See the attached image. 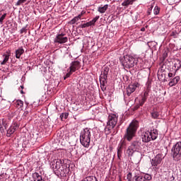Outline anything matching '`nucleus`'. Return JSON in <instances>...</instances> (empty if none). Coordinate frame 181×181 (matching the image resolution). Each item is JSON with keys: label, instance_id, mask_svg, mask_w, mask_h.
I'll return each instance as SVG.
<instances>
[{"label": "nucleus", "instance_id": "obj_39", "mask_svg": "<svg viewBox=\"0 0 181 181\" xmlns=\"http://www.w3.org/2000/svg\"><path fill=\"white\" fill-rule=\"evenodd\" d=\"M139 107H141V102H140V101H139V105H136L134 107V111H136V110H139Z\"/></svg>", "mask_w": 181, "mask_h": 181}, {"label": "nucleus", "instance_id": "obj_44", "mask_svg": "<svg viewBox=\"0 0 181 181\" xmlns=\"http://www.w3.org/2000/svg\"><path fill=\"white\" fill-rule=\"evenodd\" d=\"M114 121L116 122V124L118 122V115H117V114L114 115Z\"/></svg>", "mask_w": 181, "mask_h": 181}, {"label": "nucleus", "instance_id": "obj_12", "mask_svg": "<svg viewBox=\"0 0 181 181\" xmlns=\"http://www.w3.org/2000/svg\"><path fill=\"white\" fill-rule=\"evenodd\" d=\"M138 87H139V83H138L129 85L126 89L127 95L129 97V95H131V94H132Z\"/></svg>", "mask_w": 181, "mask_h": 181}, {"label": "nucleus", "instance_id": "obj_4", "mask_svg": "<svg viewBox=\"0 0 181 181\" xmlns=\"http://www.w3.org/2000/svg\"><path fill=\"white\" fill-rule=\"evenodd\" d=\"M142 148V141L141 139L134 141L130 146L127 150V153L129 156H132L134 152H139Z\"/></svg>", "mask_w": 181, "mask_h": 181}, {"label": "nucleus", "instance_id": "obj_7", "mask_svg": "<svg viewBox=\"0 0 181 181\" xmlns=\"http://www.w3.org/2000/svg\"><path fill=\"white\" fill-rule=\"evenodd\" d=\"M171 153L173 159L175 160L181 156V141L177 142L171 149Z\"/></svg>", "mask_w": 181, "mask_h": 181}, {"label": "nucleus", "instance_id": "obj_9", "mask_svg": "<svg viewBox=\"0 0 181 181\" xmlns=\"http://www.w3.org/2000/svg\"><path fill=\"white\" fill-rule=\"evenodd\" d=\"M147 88L146 90H144V95H141V99L140 100V105L142 107L145 103H146V100H148V97L149 95V90H151V85L149 83H147L146 84Z\"/></svg>", "mask_w": 181, "mask_h": 181}, {"label": "nucleus", "instance_id": "obj_3", "mask_svg": "<svg viewBox=\"0 0 181 181\" xmlns=\"http://www.w3.org/2000/svg\"><path fill=\"white\" fill-rule=\"evenodd\" d=\"M156 138H158V130L156 129L146 131V132H143L141 135L142 141L146 144H148V142H151V141H155Z\"/></svg>", "mask_w": 181, "mask_h": 181}, {"label": "nucleus", "instance_id": "obj_22", "mask_svg": "<svg viewBox=\"0 0 181 181\" xmlns=\"http://www.w3.org/2000/svg\"><path fill=\"white\" fill-rule=\"evenodd\" d=\"M33 177L34 179V181H45V180L42 178V175H39L38 173H34L33 174Z\"/></svg>", "mask_w": 181, "mask_h": 181}, {"label": "nucleus", "instance_id": "obj_25", "mask_svg": "<svg viewBox=\"0 0 181 181\" xmlns=\"http://www.w3.org/2000/svg\"><path fill=\"white\" fill-rule=\"evenodd\" d=\"M16 107L18 108V110L23 107V101L21 100H18L16 102Z\"/></svg>", "mask_w": 181, "mask_h": 181}, {"label": "nucleus", "instance_id": "obj_16", "mask_svg": "<svg viewBox=\"0 0 181 181\" xmlns=\"http://www.w3.org/2000/svg\"><path fill=\"white\" fill-rule=\"evenodd\" d=\"M8 122L5 121V119H0V132L3 134V132L5 131V129H8Z\"/></svg>", "mask_w": 181, "mask_h": 181}, {"label": "nucleus", "instance_id": "obj_19", "mask_svg": "<svg viewBox=\"0 0 181 181\" xmlns=\"http://www.w3.org/2000/svg\"><path fill=\"white\" fill-rule=\"evenodd\" d=\"M25 53V49L23 47H20L16 51V59H21V56H22Z\"/></svg>", "mask_w": 181, "mask_h": 181}, {"label": "nucleus", "instance_id": "obj_17", "mask_svg": "<svg viewBox=\"0 0 181 181\" xmlns=\"http://www.w3.org/2000/svg\"><path fill=\"white\" fill-rule=\"evenodd\" d=\"M179 81H180V76H177L174 78L171 79L168 85L170 86V87H173V86H176V84H177Z\"/></svg>", "mask_w": 181, "mask_h": 181}, {"label": "nucleus", "instance_id": "obj_46", "mask_svg": "<svg viewBox=\"0 0 181 181\" xmlns=\"http://www.w3.org/2000/svg\"><path fill=\"white\" fill-rule=\"evenodd\" d=\"M4 180V177L2 175H0V181H3Z\"/></svg>", "mask_w": 181, "mask_h": 181}, {"label": "nucleus", "instance_id": "obj_28", "mask_svg": "<svg viewBox=\"0 0 181 181\" xmlns=\"http://www.w3.org/2000/svg\"><path fill=\"white\" fill-rule=\"evenodd\" d=\"M69 117V112H65V113H62L61 115H60V118L61 119H67V118Z\"/></svg>", "mask_w": 181, "mask_h": 181}, {"label": "nucleus", "instance_id": "obj_43", "mask_svg": "<svg viewBox=\"0 0 181 181\" xmlns=\"http://www.w3.org/2000/svg\"><path fill=\"white\" fill-rule=\"evenodd\" d=\"M121 147L119 148H118L117 150V156H118V158L119 159L120 156H121Z\"/></svg>", "mask_w": 181, "mask_h": 181}, {"label": "nucleus", "instance_id": "obj_8", "mask_svg": "<svg viewBox=\"0 0 181 181\" xmlns=\"http://www.w3.org/2000/svg\"><path fill=\"white\" fill-rule=\"evenodd\" d=\"M109 69L105 67L104 71H102L100 76V83L101 88H104L105 87V83H107V78L108 76Z\"/></svg>", "mask_w": 181, "mask_h": 181}, {"label": "nucleus", "instance_id": "obj_20", "mask_svg": "<svg viewBox=\"0 0 181 181\" xmlns=\"http://www.w3.org/2000/svg\"><path fill=\"white\" fill-rule=\"evenodd\" d=\"M1 59H3V60L0 61L1 65L4 66V64H6V63H8V62H9V55L3 54L1 57Z\"/></svg>", "mask_w": 181, "mask_h": 181}, {"label": "nucleus", "instance_id": "obj_50", "mask_svg": "<svg viewBox=\"0 0 181 181\" xmlns=\"http://www.w3.org/2000/svg\"><path fill=\"white\" fill-rule=\"evenodd\" d=\"M21 88H23V86H21Z\"/></svg>", "mask_w": 181, "mask_h": 181}, {"label": "nucleus", "instance_id": "obj_41", "mask_svg": "<svg viewBox=\"0 0 181 181\" xmlns=\"http://www.w3.org/2000/svg\"><path fill=\"white\" fill-rule=\"evenodd\" d=\"M84 14H86V11H82L81 12V13L78 16V18L79 19H81V16H83V15H84Z\"/></svg>", "mask_w": 181, "mask_h": 181}, {"label": "nucleus", "instance_id": "obj_38", "mask_svg": "<svg viewBox=\"0 0 181 181\" xmlns=\"http://www.w3.org/2000/svg\"><path fill=\"white\" fill-rule=\"evenodd\" d=\"M6 18V13H4L1 18H0V23L2 25L4 23V19Z\"/></svg>", "mask_w": 181, "mask_h": 181}, {"label": "nucleus", "instance_id": "obj_18", "mask_svg": "<svg viewBox=\"0 0 181 181\" xmlns=\"http://www.w3.org/2000/svg\"><path fill=\"white\" fill-rule=\"evenodd\" d=\"M54 162H55V169L56 170H59V169H62V166H63L64 160H54Z\"/></svg>", "mask_w": 181, "mask_h": 181}, {"label": "nucleus", "instance_id": "obj_11", "mask_svg": "<svg viewBox=\"0 0 181 181\" xmlns=\"http://www.w3.org/2000/svg\"><path fill=\"white\" fill-rule=\"evenodd\" d=\"M81 68V65L80 62L74 61L70 64V66L68 69V71L69 70H70L71 72L76 73V71H77V70H79V69Z\"/></svg>", "mask_w": 181, "mask_h": 181}, {"label": "nucleus", "instance_id": "obj_14", "mask_svg": "<svg viewBox=\"0 0 181 181\" xmlns=\"http://www.w3.org/2000/svg\"><path fill=\"white\" fill-rule=\"evenodd\" d=\"M18 128L19 124L18 123H13L7 130V136H11V135L15 133V131L18 129Z\"/></svg>", "mask_w": 181, "mask_h": 181}, {"label": "nucleus", "instance_id": "obj_21", "mask_svg": "<svg viewBox=\"0 0 181 181\" xmlns=\"http://www.w3.org/2000/svg\"><path fill=\"white\" fill-rule=\"evenodd\" d=\"M135 1L136 0H124L122 6H124V9H127V8L129 6V5H132Z\"/></svg>", "mask_w": 181, "mask_h": 181}, {"label": "nucleus", "instance_id": "obj_51", "mask_svg": "<svg viewBox=\"0 0 181 181\" xmlns=\"http://www.w3.org/2000/svg\"><path fill=\"white\" fill-rule=\"evenodd\" d=\"M175 67H176V64H175Z\"/></svg>", "mask_w": 181, "mask_h": 181}, {"label": "nucleus", "instance_id": "obj_40", "mask_svg": "<svg viewBox=\"0 0 181 181\" xmlns=\"http://www.w3.org/2000/svg\"><path fill=\"white\" fill-rule=\"evenodd\" d=\"M153 8V6L151 5L147 11V15H151V11H152Z\"/></svg>", "mask_w": 181, "mask_h": 181}, {"label": "nucleus", "instance_id": "obj_5", "mask_svg": "<svg viewBox=\"0 0 181 181\" xmlns=\"http://www.w3.org/2000/svg\"><path fill=\"white\" fill-rule=\"evenodd\" d=\"M120 62H122V66L126 69H131L135 65V58L129 55L124 56L123 58L120 59Z\"/></svg>", "mask_w": 181, "mask_h": 181}, {"label": "nucleus", "instance_id": "obj_15", "mask_svg": "<svg viewBox=\"0 0 181 181\" xmlns=\"http://www.w3.org/2000/svg\"><path fill=\"white\" fill-rule=\"evenodd\" d=\"M98 19H100V16H97L92 21H90L86 23L82 24L81 28H88L89 26H94V25H95V22H97L98 21Z\"/></svg>", "mask_w": 181, "mask_h": 181}, {"label": "nucleus", "instance_id": "obj_6", "mask_svg": "<svg viewBox=\"0 0 181 181\" xmlns=\"http://www.w3.org/2000/svg\"><path fill=\"white\" fill-rule=\"evenodd\" d=\"M163 159H165V156H163V153H158L153 158L151 162L153 169H159L160 165H162V160H163Z\"/></svg>", "mask_w": 181, "mask_h": 181}, {"label": "nucleus", "instance_id": "obj_30", "mask_svg": "<svg viewBox=\"0 0 181 181\" xmlns=\"http://www.w3.org/2000/svg\"><path fill=\"white\" fill-rule=\"evenodd\" d=\"M151 116H152L153 118L156 119V118H159V112H153L151 113Z\"/></svg>", "mask_w": 181, "mask_h": 181}, {"label": "nucleus", "instance_id": "obj_26", "mask_svg": "<svg viewBox=\"0 0 181 181\" xmlns=\"http://www.w3.org/2000/svg\"><path fill=\"white\" fill-rule=\"evenodd\" d=\"M133 181H145L144 177L139 175H135L133 178Z\"/></svg>", "mask_w": 181, "mask_h": 181}, {"label": "nucleus", "instance_id": "obj_13", "mask_svg": "<svg viewBox=\"0 0 181 181\" xmlns=\"http://www.w3.org/2000/svg\"><path fill=\"white\" fill-rule=\"evenodd\" d=\"M107 126L106 129H108L111 132L114 129V115H110L108 117Z\"/></svg>", "mask_w": 181, "mask_h": 181}, {"label": "nucleus", "instance_id": "obj_2", "mask_svg": "<svg viewBox=\"0 0 181 181\" xmlns=\"http://www.w3.org/2000/svg\"><path fill=\"white\" fill-rule=\"evenodd\" d=\"M80 142L84 148H88L90 146V142H91V129L86 128L81 132Z\"/></svg>", "mask_w": 181, "mask_h": 181}, {"label": "nucleus", "instance_id": "obj_45", "mask_svg": "<svg viewBox=\"0 0 181 181\" xmlns=\"http://www.w3.org/2000/svg\"><path fill=\"white\" fill-rule=\"evenodd\" d=\"M163 57L164 58L168 57V53L165 52L164 54H163Z\"/></svg>", "mask_w": 181, "mask_h": 181}, {"label": "nucleus", "instance_id": "obj_31", "mask_svg": "<svg viewBox=\"0 0 181 181\" xmlns=\"http://www.w3.org/2000/svg\"><path fill=\"white\" fill-rule=\"evenodd\" d=\"M28 27L25 26L24 28H23L21 30H20V33L21 35H23V33H28Z\"/></svg>", "mask_w": 181, "mask_h": 181}, {"label": "nucleus", "instance_id": "obj_49", "mask_svg": "<svg viewBox=\"0 0 181 181\" xmlns=\"http://www.w3.org/2000/svg\"><path fill=\"white\" fill-rule=\"evenodd\" d=\"M21 94H23V90H21Z\"/></svg>", "mask_w": 181, "mask_h": 181}, {"label": "nucleus", "instance_id": "obj_1", "mask_svg": "<svg viewBox=\"0 0 181 181\" xmlns=\"http://www.w3.org/2000/svg\"><path fill=\"white\" fill-rule=\"evenodd\" d=\"M139 127V122L136 120H133L126 130V133L124 134L125 139L129 141H132V139L135 136Z\"/></svg>", "mask_w": 181, "mask_h": 181}, {"label": "nucleus", "instance_id": "obj_36", "mask_svg": "<svg viewBox=\"0 0 181 181\" xmlns=\"http://www.w3.org/2000/svg\"><path fill=\"white\" fill-rule=\"evenodd\" d=\"M26 1L27 0H18V1H17V3H16V6H20V5L21 4H25V2H26Z\"/></svg>", "mask_w": 181, "mask_h": 181}, {"label": "nucleus", "instance_id": "obj_24", "mask_svg": "<svg viewBox=\"0 0 181 181\" xmlns=\"http://www.w3.org/2000/svg\"><path fill=\"white\" fill-rule=\"evenodd\" d=\"M81 181H98L95 176H88L82 180Z\"/></svg>", "mask_w": 181, "mask_h": 181}, {"label": "nucleus", "instance_id": "obj_10", "mask_svg": "<svg viewBox=\"0 0 181 181\" xmlns=\"http://www.w3.org/2000/svg\"><path fill=\"white\" fill-rule=\"evenodd\" d=\"M65 34H58L54 40V43H59L60 45H63V43H67L69 42V38L67 37H64Z\"/></svg>", "mask_w": 181, "mask_h": 181}, {"label": "nucleus", "instance_id": "obj_37", "mask_svg": "<svg viewBox=\"0 0 181 181\" xmlns=\"http://www.w3.org/2000/svg\"><path fill=\"white\" fill-rule=\"evenodd\" d=\"M73 73L74 72H71V71L69 70V71L65 75L64 80H66V78H69V77H70V76H71Z\"/></svg>", "mask_w": 181, "mask_h": 181}, {"label": "nucleus", "instance_id": "obj_33", "mask_svg": "<svg viewBox=\"0 0 181 181\" xmlns=\"http://www.w3.org/2000/svg\"><path fill=\"white\" fill-rule=\"evenodd\" d=\"M50 167L53 170H56V162H54V160L50 163Z\"/></svg>", "mask_w": 181, "mask_h": 181}, {"label": "nucleus", "instance_id": "obj_32", "mask_svg": "<svg viewBox=\"0 0 181 181\" xmlns=\"http://www.w3.org/2000/svg\"><path fill=\"white\" fill-rule=\"evenodd\" d=\"M78 19H80L79 17H78V16L74 17V18L71 21V23L72 25H74V23H76V22H78Z\"/></svg>", "mask_w": 181, "mask_h": 181}, {"label": "nucleus", "instance_id": "obj_29", "mask_svg": "<svg viewBox=\"0 0 181 181\" xmlns=\"http://www.w3.org/2000/svg\"><path fill=\"white\" fill-rule=\"evenodd\" d=\"M143 179H144V181L145 180H152V176L149 174H145Z\"/></svg>", "mask_w": 181, "mask_h": 181}, {"label": "nucleus", "instance_id": "obj_47", "mask_svg": "<svg viewBox=\"0 0 181 181\" xmlns=\"http://www.w3.org/2000/svg\"><path fill=\"white\" fill-rule=\"evenodd\" d=\"M180 67H181V64H180V62H179V66H177V70H179V69H180Z\"/></svg>", "mask_w": 181, "mask_h": 181}, {"label": "nucleus", "instance_id": "obj_34", "mask_svg": "<svg viewBox=\"0 0 181 181\" xmlns=\"http://www.w3.org/2000/svg\"><path fill=\"white\" fill-rule=\"evenodd\" d=\"M127 181H132V173H129L127 175Z\"/></svg>", "mask_w": 181, "mask_h": 181}, {"label": "nucleus", "instance_id": "obj_23", "mask_svg": "<svg viewBox=\"0 0 181 181\" xmlns=\"http://www.w3.org/2000/svg\"><path fill=\"white\" fill-rule=\"evenodd\" d=\"M107 9H108L107 4L103 6V7H98V11L100 12V13H105V11H107Z\"/></svg>", "mask_w": 181, "mask_h": 181}, {"label": "nucleus", "instance_id": "obj_48", "mask_svg": "<svg viewBox=\"0 0 181 181\" xmlns=\"http://www.w3.org/2000/svg\"><path fill=\"white\" fill-rule=\"evenodd\" d=\"M141 32H145V28H141Z\"/></svg>", "mask_w": 181, "mask_h": 181}, {"label": "nucleus", "instance_id": "obj_27", "mask_svg": "<svg viewBox=\"0 0 181 181\" xmlns=\"http://www.w3.org/2000/svg\"><path fill=\"white\" fill-rule=\"evenodd\" d=\"M159 12H160V8L156 6L153 10L154 15H159Z\"/></svg>", "mask_w": 181, "mask_h": 181}, {"label": "nucleus", "instance_id": "obj_35", "mask_svg": "<svg viewBox=\"0 0 181 181\" xmlns=\"http://www.w3.org/2000/svg\"><path fill=\"white\" fill-rule=\"evenodd\" d=\"M170 36H173V37H175V38L177 37V31L174 30L171 32Z\"/></svg>", "mask_w": 181, "mask_h": 181}, {"label": "nucleus", "instance_id": "obj_42", "mask_svg": "<svg viewBox=\"0 0 181 181\" xmlns=\"http://www.w3.org/2000/svg\"><path fill=\"white\" fill-rule=\"evenodd\" d=\"M175 76H176V72H175V74L173 73H168V77L169 78H172V77H175Z\"/></svg>", "mask_w": 181, "mask_h": 181}]
</instances>
